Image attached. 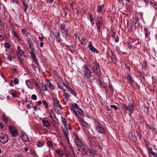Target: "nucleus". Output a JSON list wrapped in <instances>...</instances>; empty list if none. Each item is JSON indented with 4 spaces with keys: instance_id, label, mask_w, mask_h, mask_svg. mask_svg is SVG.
Returning a JSON list of instances; mask_svg holds the SVG:
<instances>
[{
    "instance_id": "obj_1",
    "label": "nucleus",
    "mask_w": 157,
    "mask_h": 157,
    "mask_svg": "<svg viewBox=\"0 0 157 157\" xmlns=\"http://www.w3.org/2000/svg\"><path fill=\"white\" fill-rule=\"evenodd\" d=\"M124 111L125 113H128L129 115L131 116V114L133 113L134 109L133 105L131 103L127 105L125 104H124Z\"/></svg>"
},
{
    "instance_id": "obj_2",
    "label": "nucleus",
    "mask_w": 157,
    "mask_h": 157,
    "mask_svg": "<svg viewBox=\"0 0 157 157\" xmlns=\"http://www.w3.org/2000/svg\"><path fill=\"white\" fill-rule=\"evenodd\" d=\"M92 71L98 76L99 75L100 73V70L99 68V64L97 63L96 61L94 62L91 67Z\"/></svg>"
},
{
    "instance_id": "obj_3",
    "label": "nucleus",
    "mask_w": 157,
    "mask_h": 157,
    "mask_svg": "<svg viewBox=\"0 0 157 157\" xmlns=\"http://www.w3.org/2000/svg\"><path fill=\"white\" fill-rule=\"evenodd\" d=\"M49 117L51 119L54 124L53 126L56 127L58 124V121L55 114L52 111H50L49 112Z\"/></svg>"
},
{
    "instance_id": "obj_4",
    "label": "nucleus",
    "mask_w": 157,
    "mask_h": 157,
    "mask_svg": "<svg viewBox=\"0 0 157 157\" xmlns=\"http://www.w3.org/2000/svg\"><path fill=\"white\" fill-rule=\"evenodd\" d=\"M9 140L8 135L5 133H0V142L3 144H6Z\"/></svg>"
},
{
    "instance_id": "obj_5",
    "label": "nucleus",
    "mask_w": 157,
    "mask_h": 157,
    "mask_svg": "<svg viewBox=\"0 0 157 157\" xmlns=\"http://www.w3.org/2000/svg\"><path fill=\"white\" fill-rule=\"evenodd\" d=\"M61 32L63 36L66 38L68 35V31L67 29L65 28V25L63 24H61L60 26Z\"/></svg>"
},
{
    "instance_id": "obj_6",
    "label": "nucleus",
    "mask_w": 157,
    "mask_h": 157,
    "mask_svg": "<svg viewBox=\"0 0 157 157\" xmlns=\"http://www.w3.org/2000/svg\"><path fill=\"white\" fill-rule=\"evenodd\" d=\"M9 128L10 131V133L13 136L16 137L18 135V132L12 126L10 125L9 126Z\"/></svg>"
},
{
    "instance_id": "obj_7",
    "label": "nucleus",
    "mask_w": 157,
    "mask_h": 157,
    "mask_svg": "<svg viewBox=\"0 0 157 157\" xmlns=\"http://www.w3.org/2000/svg\"><path fill=\"white\" fill-rule=\"evenodd\" d=\"M96 130L99 133H104L105 132V129L102 125L99 124L96 125L95 126Z\"/></svg>"
},
{
    "instance_id": "obj_8",
    "label": "nucleus",
    "mask_w": 157,
    "mask_h": 157,
    "mask_svg": "<svg viewBox=\"0 0 157 157\" xmlns=\"http://www.w3.org/2000/svg\"><path fill=\"white\" fill-rule=\"evenodd\" d=\"M42 122L43 125L45 127L50 129L51 126V124L49 121L48 120L43 119L42 121Z\"/></svg>"
},
{
    "instance_id": "obj_9",
    "label": "nucleus",
    "mask_w": 157,
    "mask_h": 157,
    "mask_svg": "<svg viewBox=\"0 0 157 157\" xmlns=\"http://www.w3.org/2000/svg\"><path fill=\"white\" fill-rule=\"evenodd\" d=\"M84 71L85 75L87 78H90L91 77V73L90 70L87 67L85 66L84 67Z\"/></svg>"
},
{
    "instance_id": "obj_10",
    "label": "nucleus",
    "mask_w": 157,
    "mask_h": 157,
    "mask_svg": "<svg viewBox=\"0 0 157 157\" xmlns=\"http://www.w3.org/2000/svg\"><path fill=\"white\" fill-rule=\"evenodd\" d=\"M34 79H31L30 80H27L26 82V83L27 86L30 88H32L34 86Z\"/></svg>"
},
{
    "instance_id": "obj_11",
    "label": "nucleus",
    "mask_w": 157,
    "mask_h": 157,
    "mask_svg": "<svg viewBox=\"0 0 157 157\" xmlns=\"http://www.w3.org/2000/svg\"><path fill=\"white\" fill-rule=\"evenodd\" d=\"M88 150L89 153H90L91 155L93 157H94L95 155L98 154L97 150L95 149L90 148H88Z\"/></svg>"
},
{
    "instance_id": "obj_12",
    "label": "nucleus",
    "mask_w": 157,
    "mask_h": 157,
    "mask_svg": "<svg viewBox=\"0 0 157 157\" xmlns=\"http://www.w3.org/2000/svg\"><path fill=\"white\" fill-rule=\"evenodd\" d=\"M75 141L77 146L81 147L82 146V143L81 140H80L77 136H75Z\"/></svg>"
},
{
    "instance_id": "obj_13",
    "label": "nucleus",
    "mask_w": 157,
    "mask_h": 157,
    "mask_svg": "<svg viewBox=\"0 0 157 157\" xmlns=\"http://www.w3.org/2000/svg\"><path fill=\"white\" fill-rule=\"evenodd\" d=\"M90 44H89L88 47L89 49L92 51L93 52H96V53L97 54L99 53L98 51L92 45L91 42H89Z\"/></svg>"
},
{
    "instance_id": "obj_14",
    "label": "nucleus",
    "mask_w": 157,
    "mask_h": 157,
    "mask_svg": "<svg viewBox=\"0 0 157 157\" xmlns=\"http://www.w3.org/2000/svg\"><path fill=\"white\" fill-rule=\"evenodd\" d=\"M102 17H98L97 19L98 22L96 23L97 26L101 27L102 26Z\"/></svg>"
},
{
    "instance_id": "obj_15",
    "label": "nucleus",
    "mask_w": 157,
    "mask_h": 157,
    "mask_svg": "<svg viewBox=\"0 0 157 157\" xmlns=\"http://www.w3.org/2000/svg\"><path fill=\"white\" fill-rule=\"evenodd\" d=\"M64 133V135L65 136L66 139L68 144H70V142L69 140V139L68 136V135L69 134L68 131L67 130H63Z\"/></svg>"
},
{
    "instance_id": "obj_16",
    "label": "nucleus",
    "mask_w": 157,
    "mask_h": 157,
    "mask_svg": "<svg viewBox=\"0 0 157 157\" xmlns=\"http://www.w3.org/2000/svg\"><path fill=\"white\" fill-rule=\"evenodd\" d=\"M21 138L23 141L25 142H28L29 141V140L28 136L25 134H23L21 136Z\"/></svg>"
},
{
    "instance_id": "obj_17",
    "label": "nucleus",
    "mask_w": 157,
    "mask_h": 157,
    "mask_svg": "<svg viewBox=\"0 0 157 157\" xmlns=\"http://www.w3.org/2000/svg\"><path fill=\"white\" fill-rule=\"evenodd\" d=\"M133 24H134L135 27H138L139 26L138 18L137 17H134L133 20Z\"/></svg>"
},
{
    "instance_id": "obj_18",
    "label": "nucleus",
    "mask_w": 157,
    "mask_h": 157,
    "mask_svg": "<svg viewBox=\"0 0 157 157\" xmlns=\"http://www.w3.org/2000/svg\"><path fill=\"white\" fill-rule=\"evenodd\" d=\"M78 119L80 121L83 127H86V126L87 125L86 122L85 121L81 118L80 117Z\"/></svg>"
},
{
    "instance_id": "obj_19",
    "label": "nucleus",
    "mask_w": 157,
    "mask_h": 157,
    "mask_svg": "<svg viewBox=\"0 0 157 157\" xmlns=\"http://www.w3.org/2000/svg\"><path fill=\"white\" fill-rule=\"evenodd\" d=\"M54 101V104L56 106H59V101L57 99L53 98Z\"/></svg>"
},
{
    "instance_id": "obj_20",
    "label": "nucleus",
    "mask_w": 157,
    "mask_h": 157,
    "mask_svg": "<svg viewBox=\"0 0 157 157\" xmlns=\"http://www.w3.org/2000/svg\"><path fill=\"white\" fill-rule=\"evenodd\" d=\"M103 6H101L100 5L98 6L97 7V11L98 13H102L103 9Z\"/></svg>"
},
{
    "instance_id": "obj_21",
    "label": "nucleus",
    "mask_w": 157,
    "mask_h": 157,
    "mask_svg": "<svg viewBox=\"0 0 157 157\" xmlns=\"http://www.w3.org/2000/svg\"><path fill=\"white\" fill-rule=\"evenodd\" d=\"M17 49L18 52V54H20L25 56H24L23 55V54H24L25 53L23 50L21 49L20 47L18 46L17 47Z\"/></svg>"
},
{
    "instance_id": "obj_22",
    "label": "nucleus",
    "mask_w": 157,
    "mask_h": 157,
    "mask_svg": "<svg viewBox=\"0 0 157 157\" xmlns=\"http://www.w3.org/2000/svg\"><path fill=\"white\" fill-rule=\"evenodd\" d=\"M11 94L13 98H15L16 97L19 96V94L17 91L16 90L14 91Z\"/></svg>"
},
{
    "instance_id": "obj_23",
    "label": "nucleus",
    "mask_w": 157,
    "mask_h": 157,
    "mask_svg": "<svg viewBox=\"0 0 157 157\" xmlns=\"http://www.w3.org/2000/svg\"><path fill=\"white\" fill-rule=\"evenodd\" d=\"M29 47L31 50L30 51H35V49L34 48V45L31 42H30L29 43Z\"/></svg>"
},
{
    "instance_id": "obj_24",
    "label": "nucleus",
    "mask_w": 157,
    "mask_h": 157,
    "mask_svg": "<svg viewBox=\"0 0 157 157\" xmlns=\"http://www.w3.org/2000/svg\"><path fill=\"white\" fill-rule=\"evenodd\" d=\"M22 2L23 4V9L24 11L26 12V11L28 7L27 5L25 4L24 1L23 0Z\"/></svg>"
},
{
    "instance_id": "obj_25",
    "label": "nucleus",
    "mask_w": 157,
    "mask_h": 157,
    "mask_svg": "<svg viewBox=\"0 0 157 157\" xmlns=\"http://www.w3.org/2000/svg\"><path fill=\"white\" fill-rule=\"evenodd\" d=\"M68 91L70 92L71 94L74 96H75L76 95V92L71 88H69V89H68Z\"/></svg>"
},
{
    "instance_id": "obj_26",
    "label": "nucleus",
    "mask_w": 157,
    "mask_h": 157,
    "mask_svg": "<svg viewBox=\"0 0 157 157\" xmlns=\"http://www.w3.org/2000/svg\"><path fill=\"white\" fill-rule=\"evenodd\" d=\"M73 109H79V106L77 105V104L75 103H74L72 104V105L71 107V108H72Z\"/></svg>"
},
{
    "instance_id": "obj_27",
    "label": "nucleus",
    "mask_w": 157,
    "mask_h": 157,
    "mask_svg": "<svg viewBox=\"0 0 157 157\" xmlns=\"http://www.w3.org/2000/svg\"><path fill=\"white\" fill-rule=\"evenodd\" d=\"M56 152L60 157H62L63 156V154L62 153V151L60 150H57L56 151Z\"/></svg>"
},
{
    "instance_id": "obj_28",
    "label": "nucleus",
    "mask_w": 157,
    "mask_h": 157,
    "mask_svg": "<svg viewBox=\"0 0 157 157\" xmlns=\"http://www.w3.org/2000/svg\"><path fill=\"white\" fill-rule=\"evenodd\" d=\"M45 81L47 82V85L50 88H52L53 87L52 84L50 82L49 80L48 79H45Z\"/></svg>"
},
{
    "instance_id": "obj_29",
    "label": "nucleus",
    "mask_w": 157,
    "mask_h": 157,
    "mask_svg": "<svg viewBox=\"0 0 157 157\" xmlns=\"http://www.w3.org/2000/svg\"><path fill=\"white\" fill-rule=\"evenodd\" d=\"M71 111L76 116V117L78 119L80 117H79V116L78 114L76 112V111L74 109H73L72 108H71Z\"/></svg>"
},
{
    "instance_id": "obj_30",
    "label": "nucleus",
    "mask_w": 157,
    "mask_h": 157,
    "mask_svg": "<svg viewBox=\"0 0 157 157\" xmlns=\"http://www.w3.org/2000/svg\"><path fill=\"white\" fill-rule=\"evenodd\" d=\"M17 54L18 55V58L19 61L21 63H22L23 62V59L21 57V56L18 54V53H17Z\"/></svg>"
},
{
    "instance_id": "obj_31",
    "label": "nucleus",
    "mask_w": 157,
    "mask_h": 157,
    "mask_svg": "<svg viewBox=\"0 0 157 157\" xmlns=\"http://www.w3.org/2000/svg\"><path fill=\"white\" fill-rule=\"evenodd\" d=\"M87 42L86 39L84 38H82V40L81 41V44H82L85 45Z\"/></svg>"
},
{
    "instance_id": "obj_32",
    "label": "nucleus",
    "mask_w": 157,
    "mask_h": 157,
    "mask_svg": "<svg viewBox=\"0 0 157 157\" xmlns=\"http://www.w3.org/2000/svg\"><path fill=\"white\" fill-rule=\"evenodd\" d=\"M34 85H35L36 87L38 89H39V90H40V88L39 86V85L38 84L37 82L34 79Z\"/></svg>"
},
{
    "instance_id": "obj_33",
    "label": "nucleus",
    "mask_w": 157,
    "mask_h": 157,
    "mask_svg": "<svg viewBox=\"0 0 157 157\" xmlns=\"http://www.w3.org/2000/svg\"><path fill=\"white\" fill-rule=\"evenodd\" d=\"M47 144L49 147H52L53 146V144L52 142L50 140H48L47 141Z\"/></svg>"
},
{
    "instance_id": "obj_34",
    "label": "nucleus",
    "mask_w": 157,
    "mask_h": 157,
    "mask_svg": "<svg viewBox=\"0 0 157 157\" xmlns=\"http://www.w3.org/2000/svg\"><path fill=\"white\" fill-rule=\"evenodd\" d=\"M127 27L128 30L130 31L131 30L132 28V25L129 22L127 23Z\"/></svg>"
},
{
    "instance_id": "obj_35",
    "label": "nucleus",
    "mask_w": 157,
    "mask_h": 157,
    "mask_svg": "<svg viewBox=\"0 0 157 157\" xmlns=\"http://www.w3.org/2000/svg\"><path fill=\"white\" fill-rule=\"evenodd\" d=\"M63 98L66 101H67L69 99V97L68 95L66 93H64L63 94Z\"/></svg>"
},
{
    "instance_id": "obj_36",
    "label": "nucleus",
    "mask_w": 157,
    "mask_h": 157,
    "mask_svg": "<svg viewBox=\"0 0 157 157\" xmlns=\"http://www.w3.org/2000/svg\"><path fill=\"white\" fill-rule=\"evenodd\" d=\"M42 103L45 105L46 108L47 109L48 108V105L47 102L45 100H44L42 101Z\"/></svg>"
},
{
    "instance_id": "obj_37",
    "label": "nucleus",
    "mask_w": 157,
    "mask_h": 157,
    "mask_svg": "<svg viewBox=\"0 0 157 157\" xmlns=\"http://www.w3.org/2000/svg\"><path fill=\"white\" fill-rule=\"evenodd\" d=\"M98 82L100 83V86L101 87V88H105V90H106V88L105 86L104 85L102 82H101V81L100 79H99L98 80Z\"/></svg>"
},
{
    "instance_id": "obj_38",
    "label": "nucleus",
    "mask_w": 157,
    "mask_h": 157,
    "mask_svg": "<svg viewBox=\"0 0 157 157\" xmlns=\"http://www.w3.org/2000/svg\"><path fill=\"white\" fill-rule=\"evenodd\" d=\"M144 33H145V36L147 38L148 37V29L146 28H145L144 29Z\"/></svg>"
},
{
    "instance_id": "obj_39",
    "label": "nucleus",
    "mask_w": 157,
    "mask_h": 157,
    "mask_svg": "<svg viewBox=\"0 0 157 157\" xmlns=\"http://www.w3.org/2000/svg\"><path fill=\"white\" fill-rule=\"evenodd\" d=\"M44 144L40 141L38 142L37 143V145L39 147H41Z\"/></svg>"
},
{
    "instance_id": "obj_40",
    "label": "nucleus",
    "mask_w": 157,
    "mask_h": 157,
    "mask_svg": "<svg viewBox=\"0 0 157 157\" xmlns=\"http://www.w3.org/2000/svg\"><path fill=\"white\" fill-rule=\"evenodd\" d=\"M70 51L72 52L73 53L75 52V49L72 46H70L68 47Z\"/></svg>"
},
{
    "instance_id": "obj_41",
    "label": "nucleus",
    "mask_w": 157,
    "mask_h": 157,
    "mask_svg": "<svg viewBox=\"0 0 157 157\" xmlns=\"http://www.w3.org/2000/svg\"><path fill=\"white\" fill-rule=\"evenodd\" d=\"M62 121L63 122L64 126L66 127L67 125L66 120L65 118H62Z\"/></svg>"
},
{
    "instance_id": "obj_42",
    "label": "nucleus",
    "mask_w": 157,
    "mask_h": 157,
    "mask_svg": "<svg viewBox=\"0 0 157 157\" xmlns=\"http://www.w3.org/2000/svg\"><path fill=\"white\" fill-rule=\"evenodd\" d=\"M35 52V51H30V54L31 55V56L32 57V58H35L36 56L34 54V52Z\"/></svg>"
},
{
    "instance_id": "obj_43",
    "label": "nucleus",
    "mask_w": 157,
    "mask_h": 157,
    "mask_svg": "<svg viewBox=\"0 0 157 157\" xmlns=\"http://www.w3.org/2000/svg\"><path fill=\"white\" fill-rule=\"evenodd\" d=\"M4 47L7 48H9L10 47V44L8 42H6L4 44Z\"/></svg>"
},
{
    "instance_id": "obj_44",
    "label": "nucleus",
    "mask_w": 157,
    "mask_h": 157,
    "mask_svg": "<svg viewBox=\"0 0 157 157\" xmlns=\"http://www.w3.org/2000/svg\"><path fill=\"white\" fill-rule=\"evenodd\" d=\"M31 98L33 100H35L37 99V96L35 94H33L31 97Z\"/></svg>"
},
{
    "instance_id": "obj_45",
    "label": "nucleus",
    "mask_w": 157,
    "mask_h": 157,
    "mask_svg": "<svg viewBox=\"0 0 157 157\" xmlns=\"http://www.w3.org/2000/svg\"><path fill=\"white\" fill-rule=\"evenodd\" d=\"M78 109V112L79 114L81 115H83L84 113L82 110L81 109Z\"/></svg>"
},
{
    "instance_id": "obj_46",
    "label": "nucleus",
    "mask_w": 157,
    "mask_h": 157,
    "mask_svg": "<svg viewBox=\"0 0 157 157\" xmlns=\"http://www.w3.org/2000/svg\"><path fill=\"white\" fill-rule=\"evenodd\" d=\"M147 65V62L146 61H144L143 63L142 64L143 67L145 68L146 67Z\"/></svg>"
},
{
    "instance_id": "obj_47",
    "label": "nucleus",
    "mask_w": 157,
    "mask_h": 157,
    "mask_svg": "<svg viewBox=\"0 0 157 157\" xmlns=\"http://www.w3.org/2000/svg\"><path fill=\"white\" fill-rule=\"evenodd\" d=\"M12 71L15 74H17L18 73V70L16 68H13L12 69Z\"/></svg>"
},
{
    "instance_id": "obj_48",
    "label": "nucleus",
    "mask_w": 157,
    "mask_h": 157,
    "mask_svg": "<svg viewBox=\"0 0 157 157\" xmlns=\"http://www.w3.org/2000/svg\"><path fill=\"white\" fill-rule=\"evenodd\" d=\"M109 87L110 88V90L111 92L112 93H113V91H114V89L113 88V86L112 85L109 83Z\"/></svg>"
},
{
    "instance_id": "obj_49",
    "label": "nucleus",
    "mask_w": 157,
    "mask_h": 157,
    "mask_svg": "<svg viewBox=\"0 0 157 157\" xmlns=\"http://www.w3.org/2000/svg\"><path fill=\"white\" fill-rule=\"evenodd\" d=\"M6 54L7 55V59L8 60H9L10 61H12L11 56L10 55H9L8 53H7Z\"/></svg>"
},
{
    "instance_id": "obj_50",
    "label": "nucleus",
    "mask_w": 157,
    "mask_h": 157,
    "mask_svg": "<svg viewBox=\"0 0 157 157\" xmlns=\"http://www.w3.org/2000/svg\"><path fill=\"white\" fill-rule=\"evenodd\" d=\"M18 79H14V82L15 85H17L19 83Z\"/></svg>"
},
{
    "instance_id": "obj_51",
    "label": "nucleus",
    "mask_w": 157,
    "mask_h": 157,
    "mask_svg": "<svg viewBox=\"0 0 157 157\" xmlns=\"http://www.w3.org/2000/svg\"><path fill=\"white\" fill-rule=\"evenodd\" d=\"M2 119L4 121L6 122V123L7 119V117H6L5 116L3 115L2 116Z\"/></svg>"
},
{
    "instance_id": "obj_52",
    "label": "nucleus",
    "mask_w": 157,
    "mask_h": 157,
    "mask_svg": "<svg viewBox=\"0 0 157 157\" xmlns=\"http://www.w3.org/2000/svg\"><path fill=\"white\" fill-rule=\"evenodd\" d=\"M148 151L149 153H150L151 154L152 152H153V151H152V148L151 147H148Z\"/></svg>"
},
{
    "instance_id": "obj_53",
    "label": "nucleus",
    "mask_w": 157,
    "mask_h": 157,
    "mask_svg": "<svg viewBox=\"0 0 157 157\" xmlns=\"http://www.w3.org/2000/svg\"><path fill=\"white\" fill-rule=\"evenodd\" d=\"M42 90L43 91H46L47 90V87L45 86H43L41 87Z\"/></svg>"
},
{
    "instance_id": "obj_54",
    "label": "nucleus",
    "mask_w": 157,
    "mask_h": 157,
    "mask_svg": "<svg viewBox=\"0 0 157 157\" xmlns=\"http://www.w3.org/2000/svg\"><path fill=\"white\" fill-rule=\"evenodd\" d=\"M128 46L129 49H131L132 47V46L130 42H128Z\"/></svg>"
},
{
    "instance_id": "obj_55",
    "label": "nucleus",
    "mask_w": 157,
    "mask_h": 157,
    "mask_svg": "<svg viewBox=\"0 0 157 157\" xmlns=\"http://www.w3.org/2000/svg\"><path fill=\"white\" fill-rule=\"evenodd\" d=\"M33 59V61L34 62H35L36 63H37L38 64L37 62V59L35 57V58H32Z\"/></svg>"
},
{
    "instance_id": "obj_56",
    "label": "nucleus",
    "mask_w": 157,
    "mask_h": 157,
    "mask_svg": "<svg viewBox=\"0 0 157 157\" xmlns=\"http://www.w3.org/2000/svg\"><path fill=\"white\" fill-rule=\"evenodd\" d=\"M111 108H113L115 110L117 109V106L115 105H111Z\"/></svg>"
},
{
    "instance_id": "obj_57",
    "label": "nucleus",
    "mask_w": 157,
    "mask_h": 157,
    "mask_svg": "<svg viewBox=\"0 0 157 157\" xmlns=\"http://www.w3.org/2000/svg\"><path fill=\"white\" fill-rule=\"evenodd\" d=\"M105 109L107 110L108 111H109L111 110V106H109V107L108 106H107L105 107Z\"/></svg>"
},
{
    "instance_id": "obj_58",
    "label": "nucleus",
    "mask_w": 157,
    "mask_h": 157,
    "mask_svg": "<svg viewBox=\"0 0 157 157\" xmlns=\"http://www.w3.org/2000/svg\"><path fill=\"white\" fill-rule=\"evenodd\" d=\"M87 17L88 19H90V18H92V15L90 13H88Z\"/></svg>"
},
{
    "instance_id": "obj_59",
    "label": "nucleus",
    "mask_w": 157,
    "mask_h": 157,
    "mask_svg": "<svg viewBox=\"0 0 157 157\" xmlns=\"http://www.w3.org/2000/svg\"><path fill=\"white\" fill-rule=\"evenodd\" d=\"M82 151L84 154H87L86 150L85 148H82Z\"/></svg>"
},
{
    "instance_id": "obj_60",
    "label": "nucleus",
    "mask_w": 157,
    "mask_h": 157,
    "mask_svg": "<svg viewBox=\"0 0 157 157\" xmlns=\"http://www.w3.org/2000/svg\"><path fill=\"white\" fill-rule=\"evenodd\" d=\"M151 154L153 155L154 157H157V153L154 152H152Z\"/></svg>"
},
{
    "instance_id": "obj_61",
    "label": "nucleus",
    "mask_w": 157,
    "mask_h": 157,
    "mask_svg": "<svg viewBox=\"0 0 157 157\" xmlns=\"http://www.w3.org/2000/svg\"><path fill=\"white\" fill-rule=\"evenodd\" d=\"M44 38V37H39V40L41 42H42V41H43Z\"/></svg>"
},
{
    "instance_id": "obj_62",
    "label": "nucleus",
    "mask_w": 157,
    "mask_h": 157,
    "mask_svg": "<svg viewBox=\"0 0 157 157\" xmlns=\"http://www.w3.org/2000/svg\"><path fill=\"white\" fill-rule=\"evenodd\" d=\"M41 104V101H39L37 103H36V105L38 106V105H40Z\"/></svg>"
},
{
    "instance_id": "obj_63",
    "label": "nucleus",
    "mask_w": 157,
    "mask_h": 157,
    "mask_svg": "<svg viewBox=\"0 0 157 157\" xmlns=\"http://www.w3.org/2000/svg\"><path fill=\"white\" fill-rule=\"evenodd\" d=\"M0 127L1 128H4V125L2 123L0 122Z\"/></svg>"
},
{
    "instance_id": "obj_64",
    "label": "nucleus",
    "mask_w": 157,
    "mask_h": 157,
    "mask_svg": "<svg viewBox=\"0 0 157 157\" xmlns=\"http://www.w3.org/2000/svg\"><path fill=\"white\" fill-rule=\"evenodd\" d=\"M16 157H24L21 154H17Z\"/></svg>"
}]
</instances>
